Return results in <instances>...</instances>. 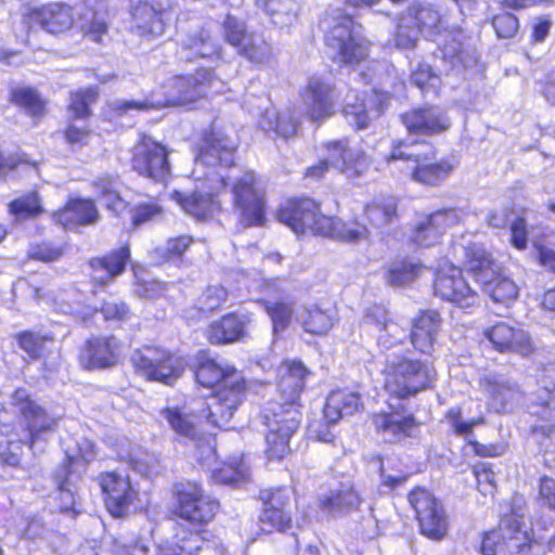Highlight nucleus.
<instances>
[{
	"instance_id": "nucleus-1",
	"label": "nucleus",
	"mask_w": 555,
	"mask_h": 555,
	"mask_svg": "<svg viewBox=\"0 0 555 555\" xmlns=\"http://www.w3.org/2000/svg\"><path fill=\"white\" fill-rule=\"evenodd\" d=\"M281 400L267 409L266 454L269 460H282L289 453V439L299 426L297 400L304 388L307 369L301 362H285L279 369Z\"/></svg>"
},
{
	"instance_id": "nucleus-2",
	"label": "nucleus",
	"mask_w": 555,
	"mask_h": 555,
	"mask_svg": "<svg viewBox=\"0 0 555 555\" xmlns=\"http://www.w3.org/2000/svg\"><path fill=\"white\" fill-rule=\"evenodd\" d=\"M221 81L207 68L197 69L193 75H177L165 80L142 101L118 100L109 104L112 114L122 115L129 111H151L164 107H179L195 103L199 99L219 92Z\"/></svg>"
},
{
	"instance_id": "nucleus-3",
	"label": "nucleus",
	"mask_w": 555,
	"mask_h": 555,
	"mask_svg": "<svg viewBox=\"0 0 555 555\" xmlns=\"http://www.w3.org/2000/svg\"><path fill=\"white\" fill-rule=\"evenodd\" d=\"M83 11L76 20L75 10L64 2H49L31 9L28 18L50 34H63L69 30L75 22L85 36L94 42H101L107 33V24L103 16L105 0H82Z\"/></svg>"
},
{
	"instance_id": "nucleus-4",
	"label": "nucleus",
	"mask_w": 555,
	"mask_h": 555,
	"mask_svg": "<svg viewBox=\"0 0 555 555\" xmlns=\"http://www.w3.org/2000/svg\"><path fill=\"white\" fill-rule=\"evenodd\" d=\"M448 22L429 7H413L404 14L398 24L396 46L402 49L415 47L420 34L438 36L435 40L441 47L444 56L455 57L460 52L461 33L448 30Z\"/></svg>"
},
{
	"instance_id": "nucleus-5",
	"label": "nucleus",
	"mask_w": 555,
	"mask_h": 555,
	"mask_svg": "<svg viewBox=\"0 0 555 555\" xmlns=\"http://www.w3.org/2000/svg\"><path fill=\"white\" fill-rule=\"evenodd\" d=\"M462 249L468 270L494 302L508 306L517 299L519 295L518 285L514 280L499 271L498 263L482 244L468 243Z\"/></svg>"
},
{
	"instance_id": "nucleus-6",
	"label": "nucleus",
	"mask_w": 555,
	"mask_h": 555,
	"mask_svg": "<svg viewBox=\"0 0 555 555\" xmlns=\"http://www.w3.org/2000/svg\"><path fill=\"white\" fill-rule=\"evenodd\" d=\"M435 376L436 371L429 363L396 358L387 361L385 388L398 398H406L430 387Z\"/></svg>"
},
{
	"instance_id": "nucleus-7",
	"label": "nucleus",
	"mask_w": 555,
	"mask_h": 555,
	"mask_svg": "<svg viewBox=\"0 0 555 555\" xmlns=\"http://www.w3.org/2000/svg\"><path fill=\"white\" fill-rule=\"evenodd\" d=\"M325 41L338 62L358 64L369 54V41L363 37L361 26L350 17H343L326 34Z\"/></svg>"
},
{
	"instance_id": "nucleus-8",
	"label": "nucleus",
	"mask_w": 555,
	"mask_h": 555,
	"mask_svg": "<svg viewBox=\"0 0 555 555\" xmlns=\"http://www.w3.org/2000/svg\"><path fill=\"white\" fill-rule=\"evenodd\" d=\"M135 371L150 380L171 384L185 369L183 358L156 347H144L131 357Z\"/></svg>"
},
{
	"instance_id": "nucleus-9",
	"label": "nucleus",
	"mask_w": 555,
	"mask_h": 555,
	"mask_svg": "<svg viewBox=\"0 0 555 555\" xmlns=\"http://www.w3.org/2000/svg\"><path fill=\"white\" fill-rule=\"evenodd\" d=\"M326 156L319 164L307 169V178L319 179L330 168H335L349 178H357L370 168L371 162L360 147L351 149L343 142H332L326 145Z\"/></svg>"
},
{
	"instance_id": "nucleus-10",
	"label": "nucleus",
	"mask_w": 555,
	"mask_h": 555,
	"mask_svg": "<svg viewBox=\"0 0 555 555\" xmlns=\"http://www.w3.org/2000/svg\"><path fill=\"white\" fill-rule=\"evenodd\" d=\"M175 514L193 526H204L216 516L219 504L196 482H181L176 487Z\"/></svg>"
},
{
	"instance_id": "nucleus-11",
	"label": "nucleus",
	"mask_w": 555,
	"mask_h": 555,
	"mask_svg": "<svg viewBox=\"0 0 555 555\" xmlns=\"http://www.w3.org/2000/svg\"><path fill=\"white\" fill-rule=\"evenodd\" d=\"M245 380L240 372L228 375L208 402L201 403L207 413V421L218 427H225L245 398Z\"/></svg>"
},
{
	"instance_id": "nucleus-12",
	"label": "nucleus",
	"mask_w": 555,
	"mask_h": 555,
	"mask_svg": "<svg viewBox=\"0 0 555 555\" xmlns=\"http://www.w3.org/2000/svg\"><path fill=\"white\" fill-rule=\"evenodd\" d=\"M225 186V177L215 168L191 194L173 191L170 197L189 215L204 219L218 208L215 196Z\"/></svg>"
},
{
	"instance_id": "nucleus-13",
	"label": "nucleus",
	"mask_w": 555,
	"mask_h": 555,
	"mask_svg": "<svg viewBox=\"0 0 555 555\" xmlns=\"http://www.w3.org/2000/svg\"><path fill=\"white\" fill-rule=\"evenodd\" d=\"M391 160L402 159L404 169L409 171L412 180L424 185H436L443 181L453 170L454 166L447 159H437L434 153L405 154L395 150L386 158Z\"/></svg>"
},
{
	"instance_id": "nucleus-14",
	"label": "nucleus",
	"mask_w": 555,
	"mask_h": 555,
	"mask_svg": "<svg viewBox=\"0 0 555 555\" xmlns=\"http://www.w3.org/2000/svg\"><path fill=\"white\" fill-rule=\"evenodd\" d=\"M101 488L105 495L107 511L114 517H121L130 509L142 507L139 491L129 476L118 473H106L101 476Z\"/></svg>"
},
{
	"instance_id": "nucleus-15",
	"label": "nucleus",
	"mask_w": 555,
	"mask_h": 555,
	"mask_svg": "<svg viewBox=\"0 0 555 555\" xmlns=\"http://www.w3.org/2000/svg\"><path fill=\"white\" fill-rule=\"evenodd\" d=\"M12 405L21 413L27 424V431L17 442H28L30 447L42 433L53 431L60 417L50 414L37 401L33 400L26 389L18 388L12 396Z\"/></svg>"
},
{
	"instance_id": "nucleus-16",
	"label": "nucleus",
	"mask_w": 555,
	"mask_h": 555,
	"mask_svg": "<svg viewBox=\"0 0 555 555\" xmlns=\"http://www.w3.org/2000/svg\"><path fill=\"white\" fill-rule=\"evenodd\" d=\"M225 41L249 62L263 64L272 55L271 46L255 33H248L243 22L229 16L223 23Z\"/></svg>"
},
{
	"instance_id": "nucleus-17",
	"label": "nucleus",
	"mask_w": 555,
	"mask_h": 555,
	"mask_svg": "<svg viewBox=\"0 0 555 555\" xmlns=\"http://www.w3.org/2000/svg\"><path fill=\"white\" fill-rule=\"evenodd\" d=\"M434 289L436 296L461 308H469L478 302V294L467 283L459 267L444 262L438 268Z\"/></svg>"
},
{
	"instance_id": "nucleus-18",
	"label": "nucleus",
	"mask_w": 555,
	"mask_h": 555,
	"mask_svg": "<svg viewBox=\"0 0 555 555\" xmlns=\"http://www.w3.org/2000/svg\"><path fill=\"white\" fill-rule=\"evenodd\" d=\"M233 196L242 224L245 227L262 224L266 217L263 193L256 185L254 173L246 172L236 180Z\"/></svg>"
},
{
	"instance_id": "nucleus-19",
	"label": "nucleus",
	"mask_w": 555,
	"mask_h": 555,
	"mask_svg": "<svg viewBox=\"0 0 555 555\" xmlns=\"http://www.w3.org/2000/svg\"><path fill=\"white\" fill-rule=\"evenodd\" d=\"M280 222L286 224L297 235L312 233L321 235L319 228L323 225L322 215L317 203L311 199L286 202L276 212Z\"/></svg>"
},
{
	"instance_id": "nucleus-20",
	"label": "nucleus",
	"mask_w": 555,
	"mask_h": 555,
	"mask_svg": "<svg viewBox=\"0 0 555 555\" xmlns=\"http://www.w3.org/2000/svg\"><path fill=\"white\" fill-rule=\"evenodd\" d=\"M403 89L402 82L393 83L390 77L380 81L379 89L375 90L374 96L360 102H348L344 108L347 121L358 129L367 127L369 122L377 117L384 109L386 101Z\"/></svg>"
},
{
	"instance_id": "nucleus-21",
	"label": "nucleus",
	"mask_w": 555,
	"mask_h": 555,
	"mask_svg": "<svg viewBox=\"0 0 555 555\" xmlns=\"http://www.w3.org/2000/svg\"><path fill=\"white\" fill-rule=\"evenodd\" d=\"M409 502L414 508L422 533L431 539H440L447 532V518L440 503L423 488L413 490Z\"/></svg>"
},
{
	"instance_id": "nucleus-22",
	"label": "nucleus",
	"mask_w": 555,
	"mask_h": 555,
	"mask_svg": "<svg viewBox=\"0 0 555 555\" xmlns=\"http://www.w3.org/2000/svg\"><path fill=\"white\" fill-rule=\"evenodd\" d=\"M541 418L532 434L545 449L555 446V365L547 367L543 375V390L539 395Z\"/></svg>"
},
{
	"instance_id": "nucleus-23",
	"label": "nucleus",
	"mask_w": 555,
	"mask_h": 555,
	"mask_svg": "<svg viewBox=\"0 0 555 555\" xmlns=\"http://www.w3.org/2000/svg\"><path fill=\"white\" fill-rule=\"evenodd\" d=\"M167 157L168 153L163 145L144 138L134 146L132 166L140 175L163 182L170 171Z\"/></svg>"
},
{
	"instance_id": "nucleus-24",
	"label": "nucleus",
	"mask_w": 555,
	"mask_h": 555,
	"mask_svg": "<svg viewBox=\"0 0 555 555\" xmlns=\"http://www.w3.org/2000/svg\"><path fill=\"white\" fill-rule=\"evenodd\" d=\"M525 519L526 513L522 507L504 515L502 529L509 534L507 550L520 555H543L544 545L533 538L532 530Z\"/></svg>"
},
{
	"instance_id": "nucleus-25",
	"label": "nucleus",
	"mask_w": 555,
	"mask_h": 555,
	"mask_svg": "<svg viewBox=\"0 0 555 555\" xmlns=\"http://www.w3.org/2000/svg\"><path fill=\"white\" fill-rule=\"evenodd\" d=\"M305 114L314 121H322L333 115L336 94L332 83L322 77H311L302 92Z\"/></svg>"
},
{
	"instance_id": "nucleus-26",
	"label": "nucleus",
	"mask_w": 555,
	"mask_h": 555,
	"mask_svg": "<svg viewBox=\"0 0 555 555\" xmlns=\"http://www.w3.org/2000/svg\"><path fill=\"white\" fill-rule=\"evenodd\" d=\"M493 349L502 353L528 357L533 352V341L528 332L506 322H499L485 331Z\"/></svg>"
},
{
	"instance_id": "nucleus-27",
	"label": "nucleus",
	"mask_w": 555,
	"mask_h": 555,
	"mask_svg": "<svg viewBox=\"0 0 555 555\" xmlns=\"http://www.w3.org/2000/svg\"><path fill=\"white\" fill-rule=\"evenodd\" d=\"M164 0H137L131 9L132 29L141 37L155 38L165 30Z\"/></svg>"
},
{
	"instance_id": "nucleus-28",
	"label": "nucleus",
	"mask_w": 555,
	"mask_h": 555,
	"mask_svg": "<svg viewBox=\"0 0 555 555\" xmlns=\"http://www.w3.org/2000/svg\"><path fill=\"white\" fill-rule=\"evenodd\" d=\"M160 415L177 435L192 440L195 439L201 422L207 420L203 405L201 409L191 405L169 406L162 410Z\"/></svg>"
},
{
	"instance_id": "nucleus-29",
	"label": "nucleus",
	"mask_w": 555,
	"mask_h": 555,
	"mask_svg": "<svg viewBox=\"0 0 555 555\" xmlns=\"http://www.w3.org/2000/svg\"><path fill=\"white\" fill-rule=\"evenodd\" d=\"M402 121L410 133L433 134L450 127L449 118L434 106L413 109L402 116Z\"/></svg>"
},
{
	"instance_id": "nucleus-30",
	"label": "nucleus",
	"mask_w": 555,
	"mask_h": 555,
	"mask_svg": "<svg viewBox=\"0 0 555 555\" xmlns=\"http://www.w3.org/2000/svg\"><path fill=\"white\" fill-rule=\"evenodd\" d=\"M440 324L441 320L437 311L426 310L421 312L414 319L410 334L413 347L422 353L431 354Z\"/></svg>"
},
{
	"instance_id": "nucleus-31",
	"label": "nucleus",
	"mask_w": 555,
	"mask_h": 555,
	"mask_svg": "<svg viewBox=\"0 0 555 555\" xmlns=\"http://www.w3.org/2000/svg\"><path fill=\"white\" fill-rule=\"evenodd\" d=\"M173 530L172 538L159 545L157 555H198L207 532L192 531L183 524H177Z\"/></svg>"
},
{
	"instance_id": "nucleus-32",
	"label": "nucleus",
	"mask_w": 555,
	"mask_h": 555,
	"mask_svg": "<svg viewBox=\"0 0 555 555\" xmlns=\"http://www.w3.org/2000/svg\"><path fill=\"white\" fill-rule=\"evenodd\" d=\"M249 323V315L230 313L211 323L206 331V336L211 344L234 343L245 337Z\"/></svg>"
},
{
	"instance_id": "nucleus-33",
	"label": "nucleus",
	"mask_w": 555,
	"mask_h": 555,
	"mask_svg": "<svg viewBox=\"0 0 555 555\" xmlns=\"http://www.w3.org/2000/svg\"><path fill=\"white\" fill-rule=\"evenodd\" d=\"M235 144L228 138L214 133L205 142L202 147L196 167H215L216 165L228 167L233 164Z\"/></svg>"
},
{
	"instance_id": "nucleus-34",
	"label": "nucleus",
	"mask_w": 555,
	"mask_h": 555,
	"mask_svg": "<svg viewBox=\"0 0 555 555\" xmlns=\"http://www.w3.org/2000/svg\"><path fill=\"white\" fill-rule=\"evenodd\" d=\"M298 321L306 333L324 336L337 323L338 317L334 308L314 304L304 307Z\"/></svg>"
},
{
	"instance_id": "nucleus-35",
	"label": "nucleus",
	"mask_w": 555,
	"mask_h": 555,
	"mask_svg": "<svg viewBox=\"0 0 555 555\" xmlns=\"http://www.w3.org/2000/svg\"><path fill=\"white\" fill-rule=\"evenodd\" d=\"M54 220L64 228L92 224L99 219V211L90 199L73 198L65 207L53 214Z\"/></svg>"
},
{
	"instance_id": "nucleus-36",
	"label": "nucleus",
	"mask_w": 555,
	"mask_h": 555,
	"mask_svg": "<svg viewBox=\"0 0 555 555\" xmlns=\"http://www.w3.org/2000/svg\"><path fill=\"white\" fill-rule=\"evenodd\" d=\"M373 423L384 438L389 441L411 436L417 427L413 416L403 415L398 411L376 414L373 417Z\"/></svg>"
},
{
	"instance_id": "nucleus-37",
	"label": "nucleus",
	"mask_w": 555,
	"mask_h": 555,
	"mask_svg": "<svg viewBox=\"0 0 555 555\" xmlns=\"http://www.w3.org/2000/svg\"><path fill=\"white\" fill-rule=\"evenodd\" d=\"M116 348L114 338H94L87 343L80 361L88 369L111 366L117 360Z\"/></svg>"
},
{
	"instance_id": "nucleus-38",
	"label": "nucleus",
	"mask_w": 555,
	"mask_h": 555,
	"mask_svg": "<svg viewBox=\"0 0 555 555\" xmlns=\"http://www.w3.org/2000/svg\"><path fill=\"white\" fill-rule=\"evenodd\" d=\"M485 393L490 398L491 405L498 411H506L522 398L520 389L507 382H499L495 378L486 377L481 380Z\"/></svg>"
},
{
	"instance_id": "nucleus-39",
	"label": "nucleus",
	"mask_w": 555,
	"mask_h": 555,
	"mask_svg": "<svg viewBox=\"0 0 555 555\" xmlns=\"http://www.w3.org/2000/svg\"><path fill=\"white\" fill-rule=\"evenodd\" d=\"M323 225L319 228L322 236H330L343 242H357L367 237L369 230L366 225L357 220L352 222L340 219H322Z\"/></svg>"
},
{
	"instance_id": "nucleus-40",
	"label": "nucleus",
	"mask_w": 555,
	"mask_h": 555,
	"mask_svg": "<svg viewBox=\"0 0 555 555\" xmlns=\"http://www.w3.org/2000/svg\"><path fill=\"white\" fill-rule=\"evenodd\" d=\"M218 51V44L212 40L210 33L204 28L188 35L181 41V59L186 61L209 57L217 54Z\"/></svg>"
},
{
	"instance_id": "nucleus-41",
	"label": "nucleus",
	"mask_w": 555,
	"mask_h": 555,
	"mask_svg": "<svg viewBox=\"0 0 555 555\" xmlns=\"http://www.w3.org/2000/svg\"><path fill=\"white\" fill-rule=\"evenodd\" d=\"M129 257V248L124 246L104 258L93 259L91 261L94 270L93 279L104 284L107 280L119 275L125 270Z\"/></svg>"
},
{
	"instance_id": "nucleus-42",
	"label": "nucleus",
	"mask_w": 555,
	"mask_h": 555,
	"mask_svg": "<svg viewBox=\"0 0 555 555\" xmlns=\"http://www.w3.org/2000/svg\"><path fill=\"white\" fill-rule=\"evenodd\" d=\"M361 496L352 485H344L321 501V507L330 514H340L357 509Z\"/></svg>"
},
{
	"instance_id": "nucleus-43",
	"label": "nucleus",
	"mask_w": 555,
	"mask_h": 555,
	"mask_svg": "<svg viewBox=\"0 0 555 555\" xmlns=\"http://www.w3.org/2000/svg\"><path fill=\"white\" fill-rule=\"evenodd\" d=\"M422 266L415 261L402 259L392 261L386 273V281L391 286H404L413 282L421 273Z\"/></svg>"
},
{
	"instance_id": "nucleus-44",
	"label": "nucleus",
	"mask_w": 555,
	"mask_h": 555,
	"mask_svg": "<svg viewBox=\"0 0 555 555\" xmlns=\"http://www.w3.org/2000/svg\"><path fill=\"white\" fill-rule=\"evenodd\" d=\"M214 478L225 485L238 486L249 477V467L244 456L233 457L221 468L214 470Z\"/></svg>"
},
{
	"instance_id": "nucleus-45",
	"label": "nucleus",
	"mask_w": 555,
	"mask_h": 555,
	"mask_svg": "<svg viewBox=\"0 0 555 555\" xmlns=\"http://www.w3.org/2000/svg\"><path fill=\"white\" fill-rule=\"evenodd\" d=\"M236 372L230 365L222 366L214 360H206L197 367L196 379L203 386L212 387L216 384L224 383V379H228V375Z\"/></svg>"
},
{
	"instance_id": "nucleus-46",
	"label": "nucleus",
	"mask_w": 555,
	"mask_h": 555,
	"mask_svg": "<svg viewBox=\"0 0 555 555\" xmlns=\"http://www.w3.org/2000/svg\"><path fill=\"white\" fill-rule=\"evenodd\" d=\"M396 208V201L392 197H382L366 205L364 214L371 224L382 227L392 219Z\"/></svg>"
},
{
	"instance_id": "nucleus-47",
	"label": "nucleus",
	"mask_w": 555,
	"mask_h": 555,
	"mask_svg": "<svg viewBox=\"0 0 555 555\" xmlns=\"http://www.w3.org/2000/svg\"><path fill=\"white\" fill-rule=\"evenodd\" d=\"M42 211L41 199L36 192L18 197L9 204V214L15 221L37 217Z\"/></svg>"
},
{
	"instance_id": "nucleus-48",
	"label": "nucleus",
	"mask_w": 555,
	"mask_h": 555,
	"mask_svg": "<svg viewBox=\"0 0 555 555\" xmlns=\"http://www.w3.org/2000/svg\"><path fill=\"white\" fill-rule=\"evenodd\" d=\"M263 307L271 319L274 333L284 331L293 321L294 304L292 301L279 300L272 302L263 300Z\"/></svg>"
},
{
	"instance_id": "nucleus-49",
	"label": "nucleus",
	"mask_w": 555,
	"mask_h": 555,
	"mask_svg": "<svg viewBox=\"0 0 555 555\" xmlns=\"http://www.w3.org/2000/svg\"><path fill=\"white\" fill-rule=\"evenodd\" d=\"M116 185L117 182L108 177L93 182V189L101 196L105 206L118 214L126 208V202L119 196Z\"/></svg>"
},
{
	"instance_id": "nucleus-50",
	"label": "nucleus",
	"mask_w": 555,
	"mask_h": 555,
	"mask_svg": "<svg viewBox=\"0 0 555 555\" xmlns=\"http://www.w3.org/2000/svg\"><path fill=\"white\" fill-rule=\"evenodd\" d=\"M266 10L274 24L286 26L296 18L297 3L295 0H268Z\"/></svg>"
},
{
	"instance_id": "nucleus-51",
	"label": "nucleus",
	"mask_w": 555,
	"mask_h": 555,
	"mask_svg": "<svg viewBox=\"0 0 555 555\" xmlns=\"http://www.w3.org/2000/svg\"><path fill=\"white\" fill-rule=\"evenodd\" d=\"M95 89L87 88L70 94L68 111L74 118L83 119L91 115L90 105L96 101Z\"/></svg>"
},
{
	"instance_id": "nucleus-52",
	"label": "nucleus",
	"mask_w": 555,
	"mask_h": 555,
	"mask_svg": "<svg viewBox=\"0 0 555 555\" xmlns=\"http://www.w3.org/2000/svg\"><path fill=\"white\" fill-rule=\"evenodd\" d=\"M12 101L33 116H40L46 109L44 101L30 88L22 87L13 90Z\"/></svg>"
},
{
	"instance_id": "nucleus-53",
	"label": "nucleus",
	"mask_w": 555,
	"mask_h": 555,
	"mask_svg": "<svg viewBox=\"0 0 555 555\" xmlns=\"http://www.w3.org/2000/svg\"><path fill=\"white\" fill-rule=\"evenodd\" d=\"M52 338L34 332L22 333L18 337L21 348L30 357L39 358Z\"/></svg>"
},
{
	"instance_id": "nucleus-54",
	"label": "nucleus",
	"mask_w": 555,
	"mask_h": 555,
	"mask_svg": "<svg viewBox=\"0 0 555 555\" xmlns=\"http://www.w3.org/2000/svg\"><path fill=\"white\" fill-rule=\"evenodd\" d=\"M503 519L498 530H492L483 534L479 545L481 555H495L498 550L504 544L507 547L508 533L503 529Z\"/></svg>"
},
{
	"instance_id": "nucleus-55",
	"label": "nucleus",
	"mask_w": 555,
	"mask_h": 555,
	"mask_svg": "<svg viewBox=\"0 0 555 555\" xmlns=\"http://www.w3.org/2000/svg\"><path fill=\"white\" fill-rule=\"evenodd\" d=\"M412 82L424 92H436L440 86V78L433 73L426 64L420 65L411 75Z\"/></svg>"
},
{
	"instance_id": "nucleus-56",
	"label": "nucleus",
	"mask_w": 555,
	"mask_h": 555,
	"mask_svg": "<svg viewBox=\"0 0 555 555\" xmlns=\"http://www.w3.org/2000/svg\"><path fill=\"white\" fill-rule=\"evenodd\" d=\"M260 522L263 526L262 529L267 531L271 529L285 530L289 526L291 517L287 511L264 507Z\"/></svg>"
},
{
	"instance_id": "nucleus-57",
	"label": "nucleus",
	"mask_w": 555,
	"mask_h": 555,
	"mask_svg": "<svg viewBox=\"0 0 555 555\" xmlns=\"http://www.w3.org/2000/svg\"><path fill=\"white\" fill-rule=\"evenodd\" d=\"M17 534L27 540L36 541L44 538L47 529L38 518L21 517L16 525Z\"/></svg>"
},
{
	"instance_id": "nucleus-58",
	"label": "nucleus",
	"mask_w": 555,
	"mask_h": 555,
	"mask_svg": "<svg viewBox=\"0 0 555 555\" xmlns=\"http://www.w3.org/2000/svg\"><path fill=\"white\" fill-rule=\"evenodd\" d=\"M406 337L405 331L396 322L389 321L383 324L382 333L378 336V344L389 349L401 344Z\"/></svg>"
},
{
	"instance_id": "nucleus-59",
	"label": "nucleus",
	"mask_w": 555,
	"mask_h": 555,
	"mask_svg": "<svg viewBox=\"0 0 555 555\" xmlns=\"http://www.w3.org/2000/svg\"><path fill=\"white\" fill-rule=\"evenodd\" d=\"M194 459L203 466L210 468L217 460L215 443L211 439H194Z\"/></svg>"
},
{
	"instance_id": "nucleus-60",
	"label": "nucleus",
	"mask_w": 555,
	"mask_h": 555,
	"mask_svg": "<svg viewBox=\"0 0 555 555\" xmlns=\"http://www.w3.org/2000/svg\"><path fill=\"white\" fill-rule=\"evenodd\" d=\"M477 488L483 495H493L495 491L494 473L488 464L480 463L474 466Z\"/></svg>"
},
{
	"instance_id": "nucleus-61",
	"label": "nucleus",
	"mask_w": 555,
	"mask_h": 555,
	"mask_svg": "<svg viewBox=\"0 0 555 555\" xmlns=\"http://www.w3.org/2000/svg\"><path fill=\"white\" fill-rule=\"evenodd\" d=\"M447 420L450 423L453 431L457 435L469 434L475 426L483 423L482 416L472 418L467 422L462 421L461 411L459 408L451 409L447 414Z\"/></svg>"
},
{
	"instance_id": "nucleus-62",
	"label": "nucleus",
	"mask_w": 555,
	"mask_h": 555,
	"mask_svg": "<svg viewBox=\"0 0 555 555\" xmlns=\"http://www.w3.org/2000/svg\"><path fill=\"white\" fill-rule=\"evenodd\" d=\"M162 216V208L154 203L140 204L132 210V223L138 227L158 219Z\"/></svg>"
},
{
	"instance_id": "nucleus-63",
	"label": "nucleus",
	"mask_w": 555,
	"mask_h": 555,
	"mask_svg": "<svg viewBox=\"0 0 555 555\" xmlns=\"http://www.w3.org/2000/svg\"><path fill=\"white\" fill-rule=\"evenodd\" d=\"M492 25L496 35L501 38H511L518 30V21L509 13H502L494 16Z\"/></svg>"
},
{
	"instance_id": "nucleus-64",
	"label": "nucleus",
	"mask_w": 555,
	"mask_h": 555,
	"mask_svg": "<svg viewBox=\"0 0 555 555\" xmlns=\"http://www.w3.org/2000/svg\"><path fill=\"white\" fill-rule=\"evenodd\" d=\"M228 297V292L220 285L209 286L202 296V310H215L219 308Z\"/></svg>"
}]
</instances>
